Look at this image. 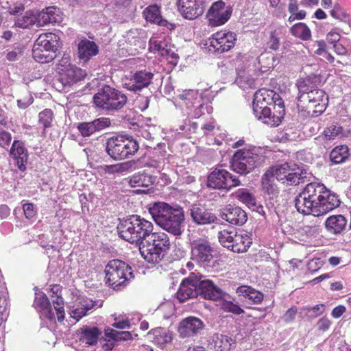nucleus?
Listing matches in <instances>:
<instances>
[{
    "instance_id": "338daca9",
    "label": "nucleus",
    "mask_w": 351,
    "mask_h": 351,
    "mask_svg": "<svg viewBox=\"0 0 351 351\" xmlns=\"http://www.w3.org/2000/svg\"><path fill=\"white\" fill-rule=\"evenodd\" d=\"M331 322L327 317H322L317 323L318 330L322 331L327 330L330 326Z\"/></svg>"
},
{
    "instance_id": "e433bc0d",
    "label": "nucleus",
    "mask_w": 351,
    "mask_h": 351,
    "mask_svg": "<svg viewBox=\"0 0 351 351\" xmlns=\"http://www.w3.org/2000/svg\"><path fill=\"white\" fill-rule=\"evenodd\" d=\"M146 242L151 243L156 248L159 249V251H162L167 253L170 248V241L168 235L163 232H153L150 233Z\"/></svg>"
},
{
    "instance_id": "a19ab883",
    "label": "nucleus",
    "mask_w": 351,
    "mask_h": 351,
    "mask_svg": "<svg viewBox=\"0 0 351 351\" xmlns=\"http://www.w3.org/2000/svg\"><path fill=\"white\" fill-rule=\"evenodd\" d=\"M95 304L89 299H82L79 304L73 310L71 311V316L77 321L80 320L84 316L86 315L88 311H91Z\"/></svg>"
},
{
    "instance_id": "423d86ee",
    "label": "nucleus",
    "mask_w": 351,
    "mask_h": 351,
    "mask_svg": "<svg viewBox=\"0 0 351 351\" xmlns=\"http://www.w3.org/2000/svg\"><path fill=\"white\" fill-rule=\"evenodd\" d=\"M119 237L126 241L139 245L147 240L153 231L152 222L132 215L120 221L117 226Z\"/></svg>"
},
{
    "instance_id": "4c0bfd02",
    "label": "nucleus",
    "mask_w": 351,
    "mask_h": 351,
    "mask_svg": "<svg viewBox=\"0 0 351 351\" xmlns=\"http://www.w3.org/2000/svg\"><path fill=\"white\" fill-rule=\"evenodd\" d=\"M347 219L342 215L330 216L325 221V226L328 232L332 234H339L346 228Z\"/></svg>"
},
{
    "instance_id": "774afa93",
    "label": "nucleus",
    "mask_w": 351,
    "mask_h": 351,
    "mask_svg": "<svg viewBox=\"0 0 351 351\" xmlns=\"http://www.w3.org/2000/svg\"><path fill=\"white\" fill-rule=\"evenodd\" d=\"M11 139L12 136L9 132L5 131L0 132V145L1 147L8 145L11 141Z\"/></svg>"
},
{
    "instance_id": "c03bdc74",
    "label": "nucleus",
    "mask_w": 351,
    "mask_h": 351,
    "mask_svg": "<svg viewBox=\"0 0 351 351\" xmlns=\"http://www.w3.org/2000/svg\"><path fill=\"white\" fill-rule=\"evenodd\" d=\"M291 34L302 40H308L311 37L308 27L304 23H298L291 28Z\"/></svg>"
},
{
    "instance_id": "dca6fc26",
    "label": "nucleus",
    "mask_w": 351,
    "mask_h": 351,
    "mask_svg": "<svg viewBox=\"0 0 351 351\" xmlns=\"http://www.w3.org/2000/svg\"><path fill=\"white\" fill-rule=\"evenodd\" d=\"M209 1L208 0H178V10L181 15L189 20L201 16Z\"/></svg>"
},
{
    "instance_id": "393cba45",
    "label": "nucleus",
    "mask_w": 351,
    "mask_h": 351,
    "mask_svg": "<svg viewBox=\"0 0 351 351\" xmlns=\"http://www.w3.org/2000/svg\"><path fill=\"white\" fill-rule=\"evenodd\" d=\"M190 215L193 222L199 225H206L215 223L217 217L208 210L198 205H193L190 209Z\"/></svg>"
},
{
    "instance_id": "9b49d317",
    "label": "nucleus",
    "mask_w": 351,
    "mask_h": 351,
    "mask_svg": "<svg viewBox=\"0 0 351 351\" xmlns=\"http://www.w3.org/2000/svg\"><path fill=\"white\" fill-rule=\"evenodd\" d=\"M53 308L51 307L46 295L42 292L36 293L34 306L35 308L51 321L56 319L60 322L64 319V300L61 297L57 296L52 300Z\"/></svg>"
},
{
    "instance_id": "f8f14e48",
    "label": "nucleus",
    "mask_w": 351,
    "mask_h": 351,
    "mask_svg": "<svg viewBox=\"0 0 351 351\" xmlns=\"http://www.w3.org/2000/svg\"><path fill=\"white\" fill-rule=\"evenodd\" d=\"M263 56L260 57L261 58ZM259 64L261 59L258 60L256 58H245V60L239 62L237 67V77L235 80L236 84L243 90L254 88L255 79L254 77L256 74V62Z\"/></svg>"
},
{
    "instance_id": "0eeeda50",
    "label": "nucleus",
    "mask_w": 351,
    "mask_h": 351,
    "mask_svg": "<svg viewBox=\"0 0 351 351\" xmlns=\"http://www.w3.org/2000/svg\"><path fill=\"white\" fill-rule=\"evenodd\" d=\"M128 97L121 91L110 86L100 88L93 96L95 107L108 114L121 110L127 104Z\"/></svg>"
},
{
    "instance_id": "b1692460",
    "label": "nucleus",
    "mask_w": 351,
    "mask_h": 351,
    "mask_svg": "<svg viewBox=\"0 0 351 351\" xmlns=\"http://www.w3.org/2000/svg\"><path fill=\"white\" fill-rule=\"evenodd\" d=\"M110 119L107 117H100L90 122H83L77 125V129L82 136L88 137L97 132H99L110 125Z\"/></svg>"
},
{
    "instance_id": "a211bd4d",
    "label": "nucleus",
    "mask_w": 351,
    "mask_h": 351,
    "mask_svg": "<svg viewBox=\"0 0 351 351\" xmlns=\"http://www.w3.org/2000/svg\"><path fill=\"white\" fill-rule=\"evenodd\" d=\"M199 273L192 272L188 278H184L176 293L178 300L184 302L189 299L196 298L199 295L198 277Z\"/></svg>"
},
{
    "instance_id": "f704fd0d",
    "label": "nucleus",
    "mask_w": 351,
    "mask_h": 351,
    "mask_svg": "<svg viewBox=\"0 0 351 351\" xmlns=\"http://www.w3.org/2000/svg\"><path fill=\"white\" fill-rule=\"evenodd\" d=\"M98 53V47L93 42L86 39L81 40L78 44V57L84 62Z\"/></svg>"
},
{
    "instance_id": "6e6d98bb",
    "label": "nucleus",
    "mask_w": 351,
    "mask_h": 351,
    "mask_svg": "<svg viewBox=\"0 0 351 351\" xmlns=\"http://www.w3.org/2000/svg\"><path fill=\"white\" fill-rule=\"evenodd\" d=\"M47 12L51 24H59L62 21L63 14L60 8L49 7L47 8Z\"/></svg>"
},
{
    "instance_id": "ddd939ff",
    "label": "nucleus",
    "mask_w": 351,
    "mask_h": 351,
    "mask_svg": "<svg viewBox=\"0 0 351 351\" xmlns=\"http://www.w3.org/2000/svg\"><path fill=\"white\" fill-rule=\"evenodd\" d=\"M237 40L234 33L229 31H220L211 36L206 45L210 52L222 53L232 48Z\"/></svg>"
},
{
    "instance_id": "052dcab7",
    "label": "nucleus",
    "mask_w": 351,
    "mask_h": 351,
    "mask_svg": "<svg viewBox=\"0 0 351 351\" xmlns=\"http://www.w3.org/2000/svg\"><path fill=\"white\" fill-rule=\"evenodd\" d=\"M280 37L279 34L276 30L271 32L269 40L267 43V46L269 49L276 51L280 47Z\"/></svg>"
},
{
    "instance_id": "c756f323",
    "label": "nucleus",
    "mask_w": 351,
    "mask_h": 351,
    "mask_svg": "<svg viewBox=\"0 0 351 351\" xmlns=\"http://www.w3.org/2000/svg\"><path fill=\"white\" fill-rule=\"evenodd\" d=\"M143 14L147 21L166 27L168 29L173 27L171 23H169L167 20L162 18L160 8L156 5L148 6L144 10Z\"/></svg>"
},
{
    "instance_id": "e2e57ef3",
    "label": "nucleus",
    "mask_w": 351,
    "mask_h": 351,
    "mask_svg": "<svg viewBox=\"0 0 351 351\" xmlns=\"http://www.w3.org/2000/svg\"><path fill=\"white\" fill-rule=\"evenodd\" d=\"M73 64L71 63V57L68 54H64L62 58L59 60L58 64H57V71L58 73L64 71L69 67H71Z\"/></svg>"
},
{
    "instance_id": "bf43d9fd",
    "label": "nucleus",
    "mask_w": 351,
    "mask_h": 351,
    "mask_svg": "<svg viewBox=\"0 0 351 351\" xmlns=\"http://www.w3.org/2000/svg\"><path fill=\"white\" fill-rule=\"evenodd\" d=\"M53 120V112L50 109H45L39 113V123L43 124L45 128L51 126Z\"/></svg>"
},
{
    "instance_id": "39448f33",
    "label": "nucleus",
    "mask_w": 351,
    "mask_h": 351,
    "mask_svg": "<svg viewBox=\"0 0 351 351\" xmlns=\"http://www.w3.org/2000/svg\"><path fill=\"white\" fill-rule=\"evenodd\" d=\"M297 86L299 91L297 98L298 109L310 113V110L315 108L313 112L322 113L326 105L324 101L326 97L324 91L314 88L309 77L299 80Z\"/></svg>"
},
{
    "instance_id": "4d7b16f0",
    "label": "nucleus",
    "mask_w": 351,
    "mask_h": 351,
    "mask_svg": "<svg viewBox=\"0 0 351 351\" xmlns=\"http://www.w3.org/2000/svg\"><path fill=\"white\" fill-rule=\"evenodd\" d=\"M34 101V98L31 93L25 90L21 97L17 99V106L20 109H25L29 106Z\"/></svg>"
},
{
    "instance_id": "7c9ffc66",
    "label": "nucleus",
    "mask_w": 351,
    "mask_h": 351,
    "mask_svg": "<svg viewBox=\"0 0 351 351\" xmlns=\"http://www.w3.org/2000/svg\"><path fill=\"white\" fill-rule=\"evenodd\" d=\"M34 46L53 55L57 50L56 36L52 33L43 34L36 39Z\"/></svg>"
},
{
    "instance_id": "5fc2aeb1",
    "label": "nucleus",
    "mask_w": 351,
    "mask_h": 351,
    "mask_svg": "<svg viewBox=\"0 0 351 351\" xmlns=\"http://www.w3.org/2000/svg\"><path fill=\"white\" fill-rule=\"evenodd\" d=\"M106 335L115 341H125L132 338V335L128 331H117L113 329L106 330Z\"/></svg>"
},
{
    "instance_id": "f257e3e1",
    "label": "nucleus",
    "mask_w": 351,
    "mask_h": 351,
    "mask_svg": "<svg viewBox=\"0 0 351 351\" xmlns=\"http://www.w3.org/2000/svg\"><path fill=\"white\" fill-rule=\"evenodd\" d=\"M339 204L338 197L318 182L306 184L295 199V206L300 213L311 215L314 218L326 215Z\"/></svg>"
},
{
    "instance_id": "69168bd1",
    "label": "nucleus",
    "mask_w": 351,
    "mask_h": 351,
    "mask_svg": "<svg viewBox=\"0 0 351 351\" xmlns=\"http://www.w3.org/2000/svg\"><path fill=\"white\" fill-rule=\"evenodd\" d=\"M24 215L27 219H32L36 215V210L32 204H25L23 206Z\"/></svg>"
},
{
    "instance_id": "3c124183",
    "label": "nucleus",
    "mask_w": 351,
    "mask_h": 351,
    "mask_svg": "<svg viewBox=\"0 0 351 351\" xmlns=\"http://www.w3.org/2000/svg\"><path fill=\"white\" fill-rule=\"evenodd\" d=\"M32 57L38 62L46 63L52 60L54 58L53 54L49 53L47 51H43L38 47L33 46Z\"/></svg>"
},
{
    "instance_id": "8fccbe9b",
    "label": "nucleus",
    "mask_w": 351,
    "mask_h": 351,
    "mask_svg": "<svg viewBox=\"0 0 351 351\" xmlns=\"http://www.w3.org/2000/svg\"><path fill=\"white\" fill-rule=\"evenodd\" d=\"M289 165L285 162L276 168H271L266 172H271L276 180L282 181L285 183L288 171H289Z\"/></svg>"
},
{
    "instance_id": "864d4df0",
    "label": "nucleus",
    "mask_w": 351,
    "mask_h": 351,
    "mask_svg": "<svg viewBox=\"0 0 351 351\" xmlns=\"http://www.w3.org/2000/svg\"><path fill=\"white\" fill-rule=\"evenodd\" d=\"M236 234L235 231H228L223 230L218 232V239L219 243L225 247L230 250L231 244L233 242L234 235Z\"/></svg>"
},
{
    "instance_id": "6ab92c4d",
    "label": "nucleus",
    "mask_w": 351,
    "mask_h": 351,
    "mask_svg": "<svg viewBox=\"0 0 351 351\" xmlns=\"http://www.w3.org/2000/svg\"><path fill=\"white\" fill-rule=\"evenodd\" d=\"M154 76V74L152 72L146 70L136 71L131 75L128 81L124 83L123 86L130 91H141L151 84Z\"/></svg>"
},
{
    "instance_id": "c85d7f7f",
    "label": "nucleus",
    "mask_w": 351,
    "mask_h": 351,
    "mask_svg": "<svg viewBox=\"0 0 351 351\" xmlns=\"http://www.w3.org/2000/svg\"><path fill=\"white\" fill-rule=\"evenodd\" d=\"M217 302V305L224 312L231 313L237 315L244 313L243 309L235 302V299L226 293H223V295Z\"/></svg>"
},
{
    "instance_id": "58836bf2",
    "label": "nucleus",
    "mask_w": 351,
    "mask_h": 351,
    "mask_svg": "<svg viewBox=\"0 0 351 351\" xmlns=\"http://www.w3.org/2000/svg\"><path fill=\"white\" fill-rule=\"evenodd\" d=\"M234 239L230 250L237 253L246 252L252 243V239L247 234H233Z\"/></svg>"
},
{
    "instance_id": "1a4fd4ad",
    "label": "nucleus",
    "mask_w": 351,
    "mask_h": 351,
    "mask_svg": "<svg viewBox=\"0 0 351 351\" xmlns=\"http://www.w3.org/2000/svg\"><path fill=\"white\" fill-rule=\"evenodd\" d=\"M259 149L255 147L239 149L234 154L232 169L239 174H247L261 163Z\"/></svg>"
},
{
    "instance_id": "9d476101",
    "label": "nucleus",
    "mask_w": 351,
    "mask_h": 351,
    "mask_svg": "<svg viewBox=\"0 0 351 351\" xmlns=\"http://www.w3.org/2000/svg\"><path fill=\"white\" fill-rule=\"evenodd\" d=\"M138 148V143L132 138L117 136L108 140L106 150L112 159L121 160L134 155Z\"/></svg>"
},
{
    "instance_id": "49530a36",
    "label": "nucleus",
    "mask_w": 351,
    "mask_h": 351,
    "mask_svg": "<svg viewBox=\"0 0 351 351\" xmlns=\"http://www.w3.org/2000/svg\"><path fill=\"white\" fill-rule=\"evenodd\" d=\"M323 135L327 141L335 140L343 136V128L338 123H332L324 129Z\"/></svg>"
},
{
    "instance_id": "603ef678",
    "label": "nucleus",
    "mask_w": 351,
    "mask_h": 351,
    "mask_svg": "<svg viewBox=\"0 0 351 351\" xmlns=\"http://www.w3.org/2000/svg\"><path fill=\"white\" fill-rule=\"evenodd\" d=\"M237 198L242 203L245 204L250 208H254L256 199L255 197L245 189H240L237 192Z\"/></svg>"
},
{
    "instance_id": "473e14b6",
    "label": "nucleus",
    "mask_w": 351,
    "mask_h": 351,
    "mask_svg": "<svg viewBox=\"0 0 351 351\" xmlns=\"http://www.w3.org/2000/svg\"><path fill=\"white\" fill-rule=\"evenodd\" d=\"M10 154L16 159L17 167L21 171L26 169L25 162L27 160V153L23 143L19 141H14L10 149Z\"/></svg>"
},
{
    "instance_id": "5701e85b",
    "label": "nucleus",
    "mask_w": 351,
    "mask_h": 351,
    "mask_svg": "<svg viewBox=\"0 0 351 351\" xmlns=\"http://www.w3.org/2000/svg\"><path fill=\"white\" fill-rule=\"evenodd\" d=\"M221 218L228 223L241 226L244 224L247 219V214L244 210L239 206L228 205L221 210Z\"/></svg>"
},
{
    "instance_id": "f03ea898",
    "label": "nucleus",
    "mask_w": 351,
    "mask_h": 351,
    "mask_svg": "<svg viewBox=\"0 0 351 351\" xmlns=\"http://www.w3.org/2000/svg\"><path fill=\"white\" fill-rule=\"evenodd\" d=\"M210 99L198 90L186 89L179 91L173 97V103L177 108H179L183 116L187 118L184 123L180 125V131H185L186 126L189 125V118L197 119L204 114L205 112L210 114L213 107L209 105Z\"/></svg>"
},
{
    "instance_id": "680f3d73",
    "label": "nucleus",
    "mask_w": 351,
    "mask_h": 351,
    "mask_svg": "<svg viewBox=\"0 0 351 351\" xmlns=\"http://www.w3.org/2000/svg\"><path fill=\"white\" fill-rule=\"evenodd\" d=\"M35 15L36 19V24L37 26L41 27L48 24H51L49 19L50 17L48 15L47 8L43 10L38 14H35Z\"/></svg>"
},
{
    "instance_id": "aec40b11",
    "label": "nucleus",
    "mask_w": 351,
    "mask_h": 351,
    "mask_svg": "<svg viewBox=\"0 0 351 351\" xmlns=\"http://www.w3.org/2000/svg\"><path fill=\"white\" fill-rule=\"evenodd\" d=\"M149 49L151 51H158L162 56L167 58L171 63L176 64L178 58V54L174 51V47L171 45L170 38L165 37L163 38H151L149 40Z\"/></svg>"
},
{
    "instance_id": "79ce46f5",
    "label": "nucleus",
    "mask_w": 351,
    "mask_h": 351,
    "mask_svg": "<svg viewBox=\"0 0 351 351\" xmlns=\"http://www.w3.org/2000/svg\"><path fill=\"white\" fill-rule=\"evenodd\" d=\"M261 182L264 193L268 195L269 198H274L278 195L279 190L271 172H265L263 174Z\"/></svg>"
},
{
    "instance_id": "f3484780",
    "label": "nucleus",
    "mask_w": 351,
    "mask_h": 351,
    "mask_svg": "<svg viewBox=\"0 0 351 351\" xmlns=\"http://www.w3.org/2000/svg\"><path fill=\"white\" fill-rule=\"evenodd\" d=\"M232 9L222 1L213 3L208 10L207 18L209 25L217 27L225 24L230 18Z\"/></svg>"
},
{
    "instance_id": "72a5a7b5",
    "label": "nucleus",
    "mask_w": 351,
    "mask_h": 351,
    "mask_svg": "<svg viewBox=\"0 0 351 351\" xmlns=\"http://www.w3.org/2000/svg\"><path fill=\"white\" fill-rule=\"evenodd\" d=\"M21 8H18L11 12L13 16L14 27L25 29L36 24V15L32 12H27L23 15L19 16L17 14L20 12Z\"/></svg>"
},
{
    "instance_id": "de8ad7c7",
    "label": "nucleus",
    "mask_w": 351,
    "mask_h": 351,
    "mask_svg": "<svg viewBox=\"0 0 351 351\" xmlns=\"http://www.w3.org/2000/svg\"><path fill=\"white\" fill-rule=\"evenodd\" d=\"M348 156V148L341 145L334 148L330 154V160L335 164L343 162Z\"/></svg>"
},
{
    "instance_id": "13d9d810",
    "label": "nucleus",
    "mask_w": 351,
    "mask_h": 351,
    "mask_svg": "<svg viewBox=\"0 0 351 351\" xmlns=\"http://www.w3.org/2000/svg\"><path fill=\"white\" fill-rule=\"evenodd\" d=\"M300 171V170L299 169H291V167H289V171H288L285 178V182L290 185H296L300 184V181L302 179Z\"/></svg>"
},
{
    "instance_id": "37998d69",
    "label": "nucleus",
    "mask_w": 351,
    "mask_h": 351,
    "mask_svg": "<svg viewBox=\"0 0 351 351\" xmlns=\"http://www.w3.org/2000/svg\"><path fill=\"white\" fill-rule=\"evenodd\" d=\"M100 335L101 332L97 328H86L84 329L80 334V342L89 346H93L97 342Z\"/></svg>"
},
{
    "instance_id": "20e7f679",
    "label": "nucleus",
    "mask_w": 351,
    "mask_h": 351,
    "mask_svg": "<svg viewBox=\"0 0 351 351\" xmlns=\"http://www.w3.org/2000/svg\"><path fill=\"white\" fill-rule=\"evenodd\" d=\"M281 104L280 95L272 90L261 88L256 91L253 99V112L255 117L270 127L279 125L282 117L271 113L267 105Z\"/></svg>"
},
{
    "instance_id": "7ed1b4c3",
    "label": "nucleus",
    "mask_w": 351,
    "mask_h": 351,
    "mask_svg": "<svg viewBox=\"0 0 351 351\" xmlns=\"http://www.w3.org/2000/svg\"><path fill=\"white\" fill-rule=\"evenodd\" d=\"M149 213L154 221L163 230L174 236H180L184 230V214L180 206L172 207L165 202L150 205Z\"/></svg>"
},
{
    "instance_id": "4468645a",
    "label": "nucleus",
    "mask_w": 351,
    "mask_h": 351,
    "mask_svg": "<svg viewBox=\"0 0 351 351\" xmlns=\"http://www.w3.org/2000/svg\"><path fill=\"white\" fill-rule=\"evenodd\" d=\"M240 180L237 177L232 176L227 170L217 167L208 176L207 186L217 189H230L239 186Z\"/></svg>"
},
{
    "instance_id": "bb28decb",
    "label": "nucleus",
    "mask_w": 351,
    "mask_h": 351,
    "mask_svg": "<svg viewBox=\"0 0 351 351\" xmlns=\"http://www.w3.org/2000/svg\"><path fill=\"white\" fill-rule=\"evenodd\" d=\"M59 81L63 86H71V84L80 81L86 75L85 71L72 65L71 67L59 73Z\"/></svg>"
},
{
    "instance_id": "0e129e2a",
    "label": "nucleus",
    "mask_w": 351,
    "mask_h": 351,
    "mask_svg": "<svg viewBox=\"0 0 351 351\" xmlns=\"http://www.w3.org/2000/svg\"><path fill=\"white\" fill-rule=\"evenodd\" d=\"M23 49L21 47H16L7 53L6 58L10 62L16 61L23 56Z\"/></svg>"
},
{
    "instance_id": "412c9836",
    "label": "nucleus",
    "mask_w": 351,
    "mask_h": 351,
    "mask_svg": "<svg viewBox=\"0 0 351 351\" xmlns=\"http://www.w3.org/2000/svg\"><path fill=\"white\" fill-rule=\"evenodd\" d=\"M202 320L195 317H188L182 320L178 326V332L181 337H191L199 334L204 328Z\"/></svg>"
},
{
    "instance_id": "6e6552de",
    "label": "nucleus",
    "mask_w": 351,
    "mask_h": 351,
    "mask_svg": "<svg viewBox=\"0 0 351 351\" xmlns=\"http://www.w3.org/2000/svg\"><path fill=\"white\" fill-rule=\"evenodd\" d=\"M106 282L114 289H121L134 278L132 267L120 260L110 261L105 268Z\"/></svg>"
},
{
    "instance_id": "ea45409f",
    "label": "nucleus",
    "mask_w": 351,
    "mask_h": 351,
    "mask_svg": "<svg viewBox=\"0 0 351 351\" xmlns=\"http://www.w3.org/2000/svg\"><path fill=\"white\" fill-rule=\"evenodd\" d=\"M212 344L216 351H230L235 341L228 335L217 333L212 337Z\"/></svg>"
},
{
    "instance_id": "cd10ccee",
    "label": "nucleus",
    "mask_w": 351,
    "mask_h": 351,
    "mask_svg": "<svg viewBox=\"0 0 351 351\" xmlns=\"http://www.w3.org/2000/svg\"><path fill=\"white\" fill-rule=\"evenodd\" d=\"M148 339L155 344L162 346L169 343L173 339L172 332L165 328H156L147 334Z\"/></svg>"
},
{
    "instance_id": "4be33fe9",
    "label": "nucleus",
    "mask_w": 351,
    "mask_h": 351,
    "mask_svg": "<svg viewBox=\"0 0 351 351\" xmlns=\"http://www.w3.org/2000/svg\"><path fill=\"white\" fill-rule=\"evenodd\" d=\"M198 280L199 295L204 299L217 301L223 295V292L219 287L200 274Z\"/></svg>"
},
{
    "instance_id": "c9c22d12",
    "label": "nucleus",
    "mask_w": 351,
    "mask_h": 351,
    "mask_svg": "<svg viewBox=\"0 0 351 351\" xmlns=\"http://www.w3.org/2000/svg\"><path fill=\"white\" fill-rule=\"evenodd\" d=\"M128 184L131 187H148L152 185L155 182V177L140 171L134 173L128 178Z\"/></svg>"
},
{
    "instance_id": "2eb2a0df",
    "label": "nucleus",
    "mask_w": 351,
    "mask_h": 351,
    "mask_svg": "<svg viewBox=\"0 0 351 351\" xmlns=\"http://www.w3.org/2000/svg\"><path fill=\"white\" fill-rule=\"evenodd\" d=\"M191 259L204 266H208L213 261L214 249L207 239L200 238L191 243Z\"/></svg>"
},
{
    "instance_id": "09e8293b",
    "label": "nucleus",
    "mask_w": 351,
    "mask_h": 351,
    "mask_svg": "<svg viewBox=\"0 0 351 351\" xmlns=\"http://www.w3.org/2000/svg\"><path fill=\"white\" fill-rule=\"evenodd\" d=\"M156 154H157L156 152ZM173 159L172 156L168 155L167 158H165L161 152H159L158 154H155L153 158H151L147 163L149 167H153L158 169H164L165 162H170Z\"/></svg>"
},
{
    "instance_id": "a18cd8bd",
    "label": "nucleus",
    "mask_w": 351,
    "mask_h": 351,
    "mask_svg": "<svg viewBox=\"0 0 351 351\" xmlns=\"http://www.w3.org/2000/svg\"><path fill=\"white\" fill-rule=\"evenodd\" d=\"M133 165L134 162L132 161H128L114 165H104L103 167V170L105 173L109 174L121 173L131 169Z\"/></svg>"
},
{
    "instance_id": "2f4dec72",
    "label": "nucleus",
    "mask_w": 351,
    "mask_h": 351,
    "mask_svg": "<svg viewBox=\"0 0 351 351\" xmlns=\"http://www.w3.org/2000/svg\"><path fill=\"white\" fill-rule=\"evenodd\" d=\"M236 292L239 296L243 297L249 304H261L264 298L263 293L250 286H240L237 289Z\"/></svg>"
},
{
    "instance_id": "a878e982",
    "label": "nucleus",
    "mask_w": 351,
    "mask_h": 351,
    "mask_svg": "<svg viewBox=\"0 0 351 351\" xmlns=\"http://www.w3.org/2000/svg\"><path fill=\"white\" fill-rule=\"evenodd\" d=\"M139 245V251L142 257L148 263H156L160 261L166 253L162 251H159L151 243L144 241Z\"/></svg>"
}]
</instances>
